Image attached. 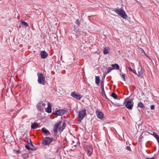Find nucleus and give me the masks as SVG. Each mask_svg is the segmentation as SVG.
Here are the masks:
<instances>
[{"label": "nucleus", "mask_w": 159, "mask_h": 159, "mask_svg": "<svg viewBox=\"0 0 159 159\" xmlns=\"http://www.w3.org/2000/svg\"><path fill=\"white\" fill-rule=\"evenodd\" d=\"M22 157L24 158L27 159L28 158V156L27 154H24L22 155Z\"/></svg>", "instance_id": "nucleus-27"}, {"label": "nucleus", "mask_w": 159, "mask_h": 159, "mask_svg": "<svg viewBox=\"0 0 159 159\" xmlns=\"http://www.w3.org/2000/svg\"><path fill=\"white\" fill-rule=\"evenodd\" d=\"M66 112V111L64 110H59L54 111L53 114L54 115H57V116H61L63 115Z\"/></svg>", "instance_id": "nucleus-8"}, {"label": "nucleus", "mask_w": 159, "mask_h": 159, "mask_svg": "<svg viewBox=\"0 0 159 159\" xmlns=\"http://www.w3.org/2000/svg\"><path fill=\"white\" fill-rule=\"evenodd\" d=\"M154 137L157 140L158 143H159V136L156 133H154Z\"/></svg>", "instance_id": "nucleus-21"}, {"label": "nucleus", "mask_w": 159, "mask_h": 159, "mask_svg": "<svg viewBox=\"0 0 159 159\" xmlns=\"http://www.w3.org/2000/svg\"><path fill=\"white\" fill-rule=\"evenodd\" d=\"M111 96L114 99H116L117 97V95L114 93H112Z\"/></svg>", "instance_id": "nucleus-24"}, {"label": "nucleus", "mask_w": 159, "mask_h": 159, "mask_svg": "<svg viewBox=\"0 0 159 159\" xmlns=\"http://www.w3.org/2000/svg\"><path fill=\"white\" fill-rule=\"evenodd\" d=\"M41 57L42 59H45L48 56V54L45 51H42L40 52Z\"/></svg>", "instance_id": "nucleus-11"}, {"label": "nucleus", "mask_w": 159, "mask_h": 159, "mask_svg": "<svg viewBox=\"0 0 159 159\" xmlns=\"http://www.w3.org/2000/svg\"><path fill=\"white\" fill-rule=\"evenodd\" d=\"M111 66L113 67V69H116L119 70L120 68L119 66L117 64H113L111 65Z\"/></svg>", "instance_id": "nucleus-17"}, {"label": "nucleus", "mask_w": 159, "mask_h": 159, "mask_svg": "<svg viewBox=\"0 0 159 159\" xmlns=\"http://www.w3.org/2000/svg\"><path fill=\"white\" fill-rule=\"evenodd\" d=\"M104 50H103V54L105 55H106L109 53L110 48L108 47H106L103 48Z\"/></svg>", "instance_id": "nucleus-15"}, {"label": "nucleus", "mask_w": 159, "mask_h": 159, "mask_svg": "<svg viewBox=\"0 0 159 159\" xmlns=\"http://www.w3.org/2000/svg\"><path fill=\"white\" fill-rule=\"evenodd\" d=\"M38 126V124L37 123H34L31 125V128H35Z\"/></svg>", "instance_id": "nucleus-20"}, {"label": "nucleus", "mask_w": 159, "mask_h": 159, "mask_svg": "<svg viewBox=\"0 0 159 159\" xmlns=\"http://www.w3.org/2000/svg\"><path fill=\"white\" fill-rule=\"evenodd\" d=\"M21 25L25 27L28 26L27 23L25 22H21Z\"/></svg>", "instance_id": "nucleus-25"}, {"label": "nucleus", "mask_w": 159, "mask_h": 159, "mask_svg": "<svg viewBox=\"0 0 159 159\" xmlns=\"http://www.w3.org/2000/svg\"><path fill=\"white\" fill-rule=\"evenodd\" d=\"M28 143L30 145H31L32 146H33V145L32 144V143L31 142V140L30 139H29L28 140Z\"/></svg>", "instance_id": "nucleus-28"}, {"label": "nucleus", "mask_w": 159, "mask_h": 159, "mask_svg": "<svg viewBox=\"0 0 159 159\" xmlns=\"http://www.w3.org/2000/svg\"><path fill=\"white\" fill-rule=\"evenodd\" d=\"M127 148L129 151H131V149H130V148L128 146H127Z\"/></svg>", "instance_id": "nucleus-36"}, {"label": "nucleus", "mask_w": 159, "mask_h": 159, "mask_svg": "<svg viewBox=\"0 0 159 159\" xmlns=\"http://www.w3.org/2000/svg\"><path fill=\"white\" fill-rule=\"evenodd\" d=\"M114 11L116 14L123 19H126L127 17V16L124 10L121 9H115Z\"/></svg>", "instance_id": "nucleus-1"}, {"label": "nucleus", "mask_w": 159, "mask_h": 159, "mask_svg": "<svg viewBox=\"0 0 159 159\" xmlns=\"http://www.w3.org/2000/svg\"><path fill=\"white\" fill-rule=\"evenodd\" d=\"M96 113L97 116L99 118L102 119L103 118V114L101 111L97 110L96 111Z\"/></svg>", "instance_id": "nucleus-10"}, {"label": "nucleus", "mask_w": 159, "mask_h": 159, "mask_svg": "<svg viewBox=\"0 0 159 159\" xmlns=\"http://www.w3.org/2000/svg\"><path fill=\"white\" fill-rule=\"evenodd\" d=\"M86 115V110L83 109L80 111L78 116L79 121L81 122L85 116Z\"/></svg>", "instance_id": "nucleus-2"}, {"label": "nucleus", "mask_w": 159, "mask_h": 159, "mask_svg": "<svg viewBox=\"0 0 159 159\" xmlns=\"http://www.w3.org/2000/svg\"><path fill=\"white\" fill-rule=\"evenodd\" d=\"M53 140V139L48 137H45L43 140L42 143L44 145L49 144Z\"/></svg>", "instance_id": "nucleus-5"}, {"label": "nucleus", "mask_w": 159, "mask_h": 159, "mask_svg": "<svg viewBox=\"0 0 159 159\" xmlns=\"http://www.w3.org/2000/svg\"><path fill=\"white\" fill-rule=\"evenodd\" d=\"M134 103L131 101H126L125 104L126 107L130 110H132L133 106Z\"/></svg>", "instance_id": "nucleus-6"}, {"label": "nucleus", "mask_w": 159, "mask_h": 159, "mask_svg": "<svg viewBox=\"0 0 159 159\" xmlns=\"http://www.w3.org/2000/svg\"><path fill=\"white\" fill-rule=\"evenodd\" d=\"M48 102H42L39 103L38 107L40 111H42L46 108V107L47 105Z\"/></svg>", "instance_id": "nucleus-4"}, {"label": "nucleus", "mask_w": 159, "mask_h": 159, "mask_svg": "<svg viewBox=\"0 0 159 159\" xmlns=\"http://www.w3.org/2000/svg\"><path fill=\"white\" fill-rule=\"evenodd\" d=\"M154 106L153 105H152L151 106V110H153L154 109Z\"/></svg>", "instance_id": "nucleus-33"}, {"label": "nucleus", "mask_w": 159, "mask_h": 159, "mask_svg": "<svg viewBox=\"0 0 159 159\" xmlns=\"http://www.w3.org/2000/svg\"><path fill=\"white\" fill-rule=\"evenodd\" d=\"M128 68L130 71L132 72H133V73H134L135 74H136V72L135 71V70H134L132 69L130 67H129Z\"/></svg>", "instance_id": "nucleus-23"}, {"label": "nucleus", "mask_w": 159, "mask_h": 159, "mask_svg": "<svg viewBox=\"0 0 159 159\" xmlns=\"http://www.w3.org/2000/svg\"><path fill=\"white\" fill-rule=\"evenodd\" d=\"M142 53L143 54V55H146V53L143 49L142 50Z\"/></svg>", "instance_id": "nucleus-32"}, {"label": "nucleus", "mask_w": 159, "mask_h": 159, "mask_svg": "<svg viewBox=\"0 0 159 159\" xmlns=\"http://www.w3.org/2000/svg\"><path fill=\"white\" fill-rule=\"evenodd\" d=\"M138 107L140 108H143L144 107V106L143 104L141 102H140L138 104Z\"/></svg>", "instance_id": "nucleus-22"}, {"label": "nucleus", "mask_w": 159, "mask_h": 159, "mask_svg": "<svg viewBox=\"0 0 159 159\" xmlns=\"http://www.w3.org/2000/svg\"><path fill=\"white\" fill-rule=\"evenodd\" d=\"M146 159H155V158L154 157H152L151 158H148Z\"/></svg>", "instance_id": "nucleus-38"}, {"label": "nucleus", "mask_w": 159, "mask_h": 159, "mask_svg": "<svg viewBox=\"0 0 159 159\" xmlns=\"http://www.w3.org/2000/svg\"><path fill=\"white\" fill-rule=\"evenodd\" d=\"M38 81L39 83L44 85L46 83L45 80L43 77V75L41 73L38 74Z\"/></svg>", "instance_id": "nucleus-3"}, {"label": "nucleus", "mask_w": 159, "mask_h": 159, "mask_svg": "<svg viewBox=\"0 0 159 159\" xmlns=\"http://www.w3.org/2000/svg\"><path fill=\"white\" fill-rule=\"evenodd\" d=\"M43 132L45 134H50L49 131L47 129L45 128H43L42 129Z\"/></svg>", "instance_id": "nucleus-18"}, {"label": "nucleus", "mask_w": 159, "mask_h": 159, "mask_svg": "<svg viewBox=\"0 0 159 159\" xmlns=\"http://www.w3.org/2000/svg\"><path fill=\"white\" fill-rule=\"evenodd\" d=\"M101 88H102V87H103L104 83L102 81L101 83Z\"/></svg>", "instance_id": "nucleus-35"}, {"label": "nucleus", "mask_w": 159, "mask_h": 159, "mask_svg": "<svg viewBox=\"0 0 159 159\" xmlns=\"http://www.w3.org/2000/svg\"><path fill=\"white\" fill-rule=\"evenodd\" d=\"M71 95V96L78 100L80 99L82 97L81 94L75 92H72Z\"/></svg>", "instance_id": "nucleus-7"}, {"label": "nucleus", "mask_w": 159, "mask_h": 159, "mask_svg": "<svg viewBox=\"0 0 159 159\" xmlns=\"http://www.w3.org/2000/svg\"><path fill=\"white\" fill-rule=\"evenodd\" d=\"M66 126V123L65 121L63 123L62 128L61 127H60L58 128L59 131H62L65 129Z\"/></svg>", "instance_id": "nucleus-16"}, {"label": "nucleus", "mask_w": 159, "mask_h": 159, "mask_svg": "<svg viewBox=\"0 0 159 159\" xmlns=\"http://www.w3.org/2000/svg\"><path fill=\"white\" fill-rule=\"evenodd\" d=\"M47 105V107L46 109L45 108V110H46V112L48 113H51L52 112V108H51V106L50 104V103L48 102Z\"/></svg>", "instance_id": "nucleus-13"}, {"label": "nucleus", "mask_w": 159, "mask_h": 159, "mask_svg": "<svg viewBox=\"0 0 159 159\" xmlns=\"http://www.w3.org/2000/svg\"><path fill=\"white\" fill-rule=\"evenodd\" d=\"M121 77L124 79V81L125 80V75H123V74L121 75Z\"/></svg>", "instance_id": "nucleus-31"}, {"label": "nucleus", "mask_w": 159, "mask_h": 159, "mask_svg": "<svg viewBox=\"0 0 159 159\" xmlns=\"http://www.w3.org/2000/svg\"><path fill=\"white\" fill-rule=\"evenodd\" d=\"M31 150H33V151H35V150H36V148H31Z\"/></svg>", "instance_id": "nucleus-37"}, {"label": "nucleus", "mask_w": 159, "mask_h": 159, "mask_svg": "<svg viewBox=\"0 0 159 159\" xmlns=\"http://www.w3.org/2000/svg\"><path fill=\"white\" fill-rule=\"evenodd\" d=\"M138 73L137 74L138 76L143 77V72L141 68H138Z\"/></svg>", "instance_id": "nucleus-14"}, {"label": "nucleus", "mask_w": 159, "mask_h": 159, "mask_svg": "<svg viewBox=\"0 0 159 159\" xmlns=\"http://www.w3.org/2000/svg\"><path fill=\"white\" fill-rule=\"evenodd\" d=\"M143 138V136L142 135H141L139 138V141L140 142H142V139Z\"/></svg>", "instance_id": "nucleus-29"}, {"label": "nucleus", "mask_w": 159, "mask_h": 159, "mask_svg": "<svg viewBox=\"0 0 159 159\" xmlns=\"http://www.w3.org/2000/svg\"><path fill=\"white\" fill-rule=\"evenodd\" d=\"M113 70V68L111 67H109L107 69V73H109L111 71Z\"/></svg>", "instance_id": "nucleus-26"}, {"label": "nucleus", "mask_w": 159, "mask_h": 159, "mask_svg": "<svg viewBox=\"0 0 159 159\" xmlns=\"http://www.w3.org/2000/svg\"><path fill=\"white\" fill-rule=\"evenodd\" d=\"M102 89L103 92H104V87H102Z\"/></svg>", "instance_id": "nucleus-39"}, {"label": "nucleus", "mask_w": 159, "mask_h": 159, "mask_svg": "<svg viewBox=\"0 0 159 159\" xmlns=\"http://www.w3.org/2000/svg\"><path fill=\"white\" fill-rule=\"evenodd\" d=\"M100 82V78L99 76H97L95 78V82L97 84H98Z\"/></svg>", "instance_id": "nucleus-19"}, {"label": "nucleus", "mask_w": 159, "mask_h": 159, "mask_svg": "<svg viewBox=\"0 0 159 159\" xmlns=\"http://www.w3.org/2000/svg\"><path fill=\"white\" fill-rule=\"evenodd\" d=\"M76 23L77 24V25H78L79 26V25H80V23H79V21H78V20H77L76 21Z\"/></svg>", "instance_id": "nucleus-34"}, {"label": "nucleus", "mask_w": 159, "mask_h": 159, "mask_svg": "<svg viewBox=\"0 0 159 159\" xmlns=\"http://www.w3.org/2000/svg\"><path fill=\"white\" fill-rule=\"evenodd\" d=\"M61 121H59L54 126L53 131L55 134L56 135L57 134V129L59 126L61 124Z\"/></svg>", "instance_id": "nucleus-9"}, {"label": "nucleus", "mask_w": 159, "mask_h": 159, "mask_svg": "<svg viewBox=\"0 0 159 159\" xmlns=\"http://www.w3.org/2000/svg\"><path fill=\"white\" fill-rule=\"evenodd\" d=\"M25 147L26 148L28 149V150H31V148L30 147H29V146L28 145H25Z\"/></svg>", "instance_id": "nucleus-30"}, {"label": "nucleus", "mask_w": 159, "mask_h": 159, "mask_svg": "<svg viewBox=\"0 0 159 159\" xmlns=\"http://www.w3.org/2000/svg\"><path fill=\"white\" fill-rule=\"evenodd\" d=\"M16 152L18 153H20V152L19 151H16Z\"/></svg>", "instance_id": "nucleus-40"}, {"label": "nucleus", "mask_w": 159, "mask_h": 159, "mask_svg": "<svg viewBox=\"0 0 159 159\" xmlns=\"http://www.w3.org/2000/svg\"><path fill=\"white\" fill-rule=\"evenodd\" d=\"M87 154L88 156H90L92 153L93 148L90 147H89L86 149Z\"/></svg>", "instance_id": "nucleus-12"}]
</instances>
